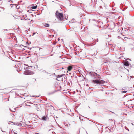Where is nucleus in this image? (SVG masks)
Here are the masks:
<instances>
[{
  "mask_svg": "<svg viewBox=\"0 0 134 134\" xmlns=\"http://www.w3.org/2000/svg\"><path fill=\"white\" fill-rule=\"evenodd\" d=\"M55 15L57 18L59 20L61 21L63 20V14L62 13H60L58 10H57L55 13Z\"/></svg>",
  "mask_w": 134,
  "mask_h": 134,
  "instance_id": "1",
  "label": "nucleus"
},
{
  "mask_svg": "<svg viewBox=\"0 0 134 134\" xmlns=\"http://www.w3.org/2000/svg\"><path fill=\"white\" fill-rule=\"evenodd\" d=\"M64 74H62L61 75H58L57 76V78L56 80L58 81H63V79H64Z\"/></svg>",
  "mask_w": 134,
  "mask_h": 134,
  "instance_id": "2",
  "label": "nucleus"
},
{
  "mask_svg": "<svg viewBox=\"0 0 134 134\" xmlns=\"http://www.w3.org/2000/svg\"><path fill=\"white\" fill-rule=\"evenodd\" d=\"M34 72H32L30 70H27L25 71L24 73L25 75H31L34 74Z\"/></svg>",
  "mask_w": 134,
  "mask_h": 134,
  "instance_id": "3",
  "label": "nucleus"
},
{
  "mask_svg": "<svg viewBox=\"0 0 134 134\" xmlns=\"http://www.w3.org/2000/svg\"><path fill=\"white\" fill-rule=\"evenodd\" d=\"M92 82L94 83L100 84L101 83V81L98 80H94Z\"/></svg>",
  "mask_w": 134,
  "mask_h": 134,
  "instance_id": "4",
  "label": "nucleus"
},
{
  "mask_svg": "<svg viewBox=\"0 0 134 134\" xmlns=\"http://www.w3.org/2000/svg\"><path fill=\"white\" fill-rule=\"evenodd\" d=\"M124 65L125 66H128L129 65V62L128 61H126L125 62H124Z\"/></svg>",
  "mask_w": 134,
  "mask_h": 134,
  "instance_id": "5",
  "label": "nucleus"
},
{
  "mask_svg": "<svg viewBox=\"0 0 134 134\" xmlns=\"http://www.w3.org/2000/svg\"><path fill=\"white\" fill-rule=\"evenodd\" d=\"M72 67L71 66H69L68 67L67 70L69 71H70L71 70V69H72Z\"/></svg>",
  "mask_w": 134,
  "mask_h": 134,
  "instance_id": "6",
  "label": "nucleus"
},
{
  "mask_svg": "<svg viewBox=\"0 0 134 134\" xmlns=\"http://www.w3.org/2000/svg\"><path fill=\"white\" fill-rule=\"evenodd\" d=\"M43 25L45 27H49V25L48 24L45 23L43 24Z\"/></svg>",
  "mask_w": 134,
  "mask_h": 134,
  "instance_id": "7",
  "label": "nucleus"
},
{
  "mask_svg": "<svg viewBox=\"0 0 134 134\" xmlns=\"http://www.w3.org/2000/svg\"><path fill=\"white\" fill-rule=\"evenodd\" d=\"M37 7V5H36L35 6H32V9H35Z\"/></svg>",
  "mask_w": 134,
  "mask_h": 134,
  "instance_id": "8",
  "label": "nucleus"
},
{
  "mask_svg": "<svg viewBox=\"0 0 134 134\" xmlns=\"http://www.w3.org/2000/svg\"><path fill=\"white\" fill-rule=\"evenodd\" d=\"M46 119V117L44 116H43L42 118V119L43 120H45Z\"/></svg>",
  "mask_w": 134,
  "mask_h": 134,
  "instance_id": "9",
  "label": "nucleus"
},
{
  "mask_svg": "<svg viewBox=\"0 0 134 134\" xmlns=\"http://www.w3.org/2000/svg\"><path fill=\"white\" fill-rule=\"evenodd\" d=\"M35 107H36V109L38 111L39 110V108H38V107L37 106V105H35Z\"/></svg>",
  "mask_w": 134,
  "mask_h": 134,
  "instance_id": "10",
  "label": "nucleus"
},
{
  "mask_svg": "<svg viewBox=\"0 0 134 134\" xmlns=\"http://www.w3.org/2000/svg\"><path fill=\"white\" fill-rule=\"evenodd\" d=\"M126 92H127V91H122L121 92V93H126Z\"/></svg>",
  "mask_w": 134,
  "mask_h": 134,
  "instance_id": "11",
  "label": "nucleus"
},
{
  "mask_svg": "<svg viewBox=\"0 0 134 134\" xmlns=\"http://www.w3.org/2000/svg\"><path fill=\"white\" fill-rule=\"evenodd\" d=\"M54 93V92H51V93H48V94L49 95H51V94H53Z\"/></svg>",
  "mask_w": 134,
  "mask_h": 134,
  "instance_id": "12",
  "label": "nucleus"
},
{
  "mask_svg": "<svg viewBox=\"0 0 134 134\" xmlns=\"http://www.w3.org/2000/svg\"><path fill=\"white\" fill-rule=\"evenodd\" d=\"M28 101H27V102H26V105H29L28 104H27V103H30V102H28Z\"/></svg>",
  "mask_w": 134,
  "mask_h": 134,
  "instance_id": "13",
  "label": "nucleus"
},
{
  "mask_svg": "<svg viewBox=\"0 0 134 134\" xmlns=\"http://www.w3.org/2000/svg\"><path fill=\"white\" fill-rule=\"evenodd\" d=\"M10 110L11 111H12L13 112H14V111H15V109H14V111L10 109Z\"/></svg>",
  "mask_w": 134,
  "mask_h": 134,
  "instance_id": "14",
  "label": "nucleus"
},
{
  "mask_svg": "<svg viewBox=\"0 0 134 134\" xmlns=\"http://www.w3.org/2000/svg\"><path fill=\"white\" fill-rule=\"evenodd\" d=\"M77 73H80V71H79V70H77Z\"/></svg>",
  "mask_w": 134,
  "mask_h": 134,
  "instance_id": "15",
  "label": "nucleus"
},
{
  "mask_svg": "<svg viewBox=\"0 0 134 134\" xmlns=\"http://www.w3.org/2000/svg\"><path fill=\"white\" fill-rule=\"evenodd\" d=\"M43 72H44L47 73H48V72H46V71H44Z\"/></svg>",
  "mask_w": 134,
  "mask_h": 134,
  "instance_id": "16",
  "label": "nucleus"
},
{
  "mask_svg": "<svg viewBox=\"0 0 134 134\" xmlns=\"http://www.w3.org/2000/svg\"><path fill=\"white\" fill-rule=\"evenodd\" d=\"M127 60H130V59H127Z\"/></svg>",
  "mask_w": 134,
  "mask_h": 134,
  "instance_id": "17",
  "label": "nucleus"
},
{
  "mask_svg": "<svg viewBox=\"0 0 134 134\" xmlns=\"http://www.w3.org/2000/svg\"><path fill=\"white\" fill-rule=\"evenodd\" d=\"M14 134H17V133H15V132H14Z\"/></svg>",
  "mask_w": 134,
  "mask_h": 134,
  "instance_id": "18",
  "label": "nucleus"
},
{
  "mask_svg": "<svg viewBox=\"0 0 134 134\" xmlns=\"http://www.w3.org/2000/svg\"><path fill=\"white\" fill-rule=\"evenodd\" d=\"M131 124L133 125V123H131Z\"/></svg>",
  "mask_w": 134,
  "mask_h": 134,
  "instance_id": "19",
  "label": "nucleus"
},
{
  "mask_svg": "<svg viewBox=\"0 0 134 134\" xmlns=\"http://www.w3.org/2000/svg\"><path fill=\"white\" fill-rule=\"evenodd\" d=\"M41 49V48H40V49H39V50H40V49Z\"/></svg>",
  "mask_w": 134,
  "mask_h": 134,
  "instance_id": "20",
  "label": "nucleus"
},
{
  "mask_svg": "<svg viewBox=\"0 0 134 134\" xmlns=\"http://www.w3.org/2000/svg\"><path fill=\"white\" fill-rule=\"evenodd\" d=\"M17 125H19V124H17Z\"/></svg>",
  "mask_w": 134,
  "mask_h": 134,
  "instance_id": "21",
  "label": "nucleus"
},
{
  "mask_svg": "<svg viewBox=\"0 0 134 134\" xmlns=\"http://www.w3.org/2000/svg\"><path fill=\"white\" fill-rule=\"evenodd\" d=\"M39 97V96H36V97Z\"/></svg>",
  "mask_w": 134,
  "mask_h": 134,
  "instance_id": "22",
  "label": "nucleus"
},
{
  "mask_svg": "<svg viewBox=\"0 0 134 134\" xmlns=\"http://www.w3.org/2000/svg\"><path fill=\"white\" fill-rule=\"evenodd\" d=\"M35 34V33H34L33 34V35H34V34Z\"/></svg>",
  "mask_w": 134,
  "mask_h": 134,
  "instance_id": "23",
  "label": "nucleus"
},
{
  "mask_svg": "<svg viewBox=\"0 0 134 134\" xmlns=\"http://www.w3.org/2000/svg\"><path fill=\"white\" fill-rule=\"evenodd\" d=\"M1 131L2 132H3V131L2 130H1Z\"/></svg>",
  "mask_w": 134,
  "mask_h": 134,
  "instance_id": "24",
  "label": "nucleus"
},
{
  "mask_svg": "<svg viewBox=\"0 0 134 134\" xmlns=\"http://www.w3.org/2000/svg\"><path fill=\"white\" fill-rule=\"evenodd\" d=\"M32 97H34V96H32Z\"/></svg>",
  "mask_w": 134,
  "mask_h": 134,
  "instance_id": "25",
  "label": "nucleus"
}]
</instances>
